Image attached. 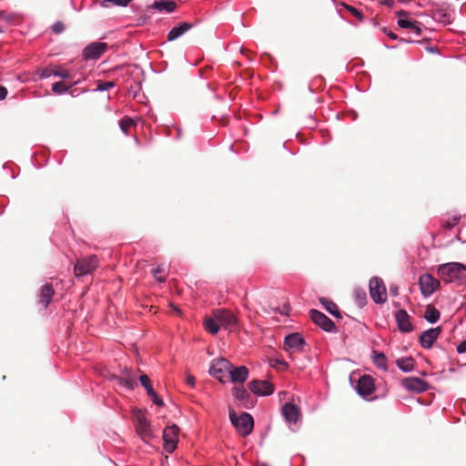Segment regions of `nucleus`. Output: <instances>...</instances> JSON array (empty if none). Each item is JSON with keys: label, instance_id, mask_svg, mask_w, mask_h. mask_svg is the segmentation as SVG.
<instances>
[{"label": "nucleus", "instance_id": "obj_1", "mask_svg": "<svg viewBox=\"0 0 466 466\" xmlns=\"http://www.w3.org/2000/svg\"><path fill=\"white\" fill-rule=\"evenodd\" d=\"M437 273L446 283H454L458 286L466 284V266L460 262L441 264L438 267Z\"/></svg>", "mask_w": 466, "mask_h": 466}, {"label": "nucleus", "instance_id": "obj_2", "mask_svg": "<svg viewBox=\"0 0 466 466\" xmlns=\"http://www.w3.org/2000/svg\"><path fill=\"white\" fill-rule=\"evenodd\" d=\"M229 419L238 433L242 437H247L252 432L254 420L249 413L243 412L239 416H237L236 412L230 410Z\"/></svg>", "mask_w": 466, "mask_h": 466}, {"label": "nucleus", "instance_id": "obj_3", "mask_svg": "<svg viewBox=\"0 0 466 466\" xmlns=\"http://www.w3.org/2000/svg\"><path fill=\"white\" fill-rule=\"evenodd\" d=\"M232 368V364L229 360L224 358L213 360L209 368V374L219 380L222 383H225L228 380V372Z\"/></svg>", "mask_w": 466, "mask_h": 466}, {"label": "nucleus", "instance_id": "obj_4", "mask_svg": "<svg viewBox=\"0 0 466 466\" xmlns=\"http://www.w3.org/2000/svg\"><path fill=\"white\" fill-rule=\"evenodd\" d=\"M306 347V341L301 334L293 332L287 335L284 339L283 349L291 356L295 353L303 352Z\"/></svg>", "mask_w": 466, "mask_h": 466}, {"label": "nucleus", "instance_id": "obj_5", "mask_svg": "<svg viewBox=\"0 0 466 466\" xmlns=\"http://www.w3.org/2000/svg\"><path fill=\"white\" fill-rule=\"evenodd\" d=\"M370 295L377 304L384 303L387 300V290L380 278L373 277L369 283Z\"/></svg>", "mask_w": 466, "mask_h": 466}, {"label": "nucleus", "instance_id": "obj_6", "mask_svg": "<svg viewBox=\"0 0 466 466\" xmlns=\"http://www.w3.org/2000/svg\"><path fill=\"white\" fill-rule=\"evenodd\" d=\"M135 418L136 429L140 438L144 441H149L152 440L155 437V433L145 414L141 411H137L135 415Z\"/></svg>", "mask_w": 466, "mask_h": 466}, {"label": "nucleus", "instance_id": "obj_7", "mask_svg": "<svg viewBox=\"0 0 466 466\" xmlns=\"http://www.w3.org/2000/svg\"><path fill=\"white\" fill-rule=\"evenodd\" d=\"M179 430L177 425L173 424L167 426L163 431V449L172 453L177 445Z\"/></svg>", "mask_w": 466, "mask_h": 466}, {"label": "nucleus", "instance_id": "obj_8", "mask_svg": "<svg viewBox=\"0 0 466 466\" xmlns=\"http://www.w3.org/2000/svg\"><path fill=\"white\" fill-rule=\"evenodd\" d=\"M98 266V259L96 256H89L77 261L75 265V273L77 277L91 273Z\"/></svg>", "mask_w": 466, "mask_h": 466}, {"label": "nucleus", "instance_id": "obj_9", "mask_svg": "<svg viewBox=\"0 0 466 466\" xmlns=\"http://www.w3.org/2000/svg\"><path fill=\"white\" fill-rule=\"evenodd\" d=\"M420 291L424 297L432 295L440 286V281L431 274L425 273L419 279Z\"/></svg>", "mask_w": 466, "mask_h": 466}, {"label": "nucleus", "instance_id": "obj_10", "mask_svg": "<svg viewBox=\"0 0 466 466\" xmlns=\"http://www.w3.org/2000/svg\"><path fill=\"white\" fill-rule=\"evenodd\" d=\"M212 315L218 319L219 325L227 329H232L237 324L235 315L225 309H217L213 310Z\"/></svg>", "mask_w": 466, "mask_h": 466}, {"label": "nucleus", "instance_id": "obj_11", "mask_svg": "<svg viewBox=\"0 0 466 466\" xmlns=\"http://www.w3.org/2000/svg\"><path fill=\"white\" fill-rule=\"evenodd\" d=\"M310 318L312 321L327 332H334L336 330L335 323L324 313L317 310H310Z\"/></svg>", "mask_w": 466, "mask_h": 466}, {"label": "nucleus", "instance_id": "obj_12", "mask_svg": "<svg viewBox=\"0 0 466 466\" xmlns=\"http://www.w3.org/2000/svg\"><path fill=\"white\" fill-rule=\"evenodd\" d=\"M401 385L409 391H413L417 393H422L429 390L430 385L427 381L417 378V377H408L402 380Z\"/></svg>", "mask_w": 466, "mask_h": 466}, {"label": "nucleus", "instance_id": "obj_13", "mask_svg": "<svg viewBox=\"0 0 466 466\" xmlns=\"http://www.w3.org/2000/svg\"><path fill=\"white\" fill-rule=\"evenodd\" d=\"M398 15V25L401 28L410 29L415 35H420L421 34V23L412 20L404 12H399Z\"/></svg>", "mask_w": 466, "mask_h": 466}, {"label": "nucleus", "instance_id": "obj_14", "mask_svg": "<svg viewBox=\"0 0 466 466\" xmlns=\"http://www.w3.org/2000/svg\"><path fill=\"white\" fill-rule=\"evenodd\" d=\"M248 389L254 394L258 396H268L274 391L273 385L267 380H251L248 383Z\"/></svg>", "mask_w": 466, "mask_h": 466}, {"label": "nucleus", "instance_id": "obj_15", "mask_svg": "<svg viewBox=\"0 0 466 466\" xmlns=\"http://www.w3.org/2000/svg\"><path fill=\"white\" fill-rule=\"evenodd\" d=\"M375 390L373 379L369 375L361 376L356 385V390L363 398H367Z\"/></svg>", "mask_w": 466, "mask_h": 466}, {"label": "nucleus", "instance_id": "obj_16", "mask_svg": "<svg viewBox=\"0 0 466 466\" xmlns=\"http://www.w3.org/2000/svg\"><path fill=\"white\" fill-rule=\"evenodd\" d=\"M106 43H92L84 49L83 56L86 59H97L106 51Z\"/></svg>", "mask_w": 466, "mask_h": 466}, {"label": "nucleus", "instance_id": "obj_17", "mask_svg": "<svg viewBox=\"0 0 466 466\" xmlns=\"http://www.w3.org/2000/svg\"><path fill=\"white\" fill-rule=\"evenodd\" d=\"M441 329L440 327L431 328L423 331L420 337V346L424 349H431L439 338Z\"/></svg>", "mask_w": 466, "mask_h": 466}, {"label": "nucleus", "instance_id": "obj_18", "mask_svg": "<svg viewBox=\"0 0 466 466\" xmlns=\"http://www.w3.org/2000/svg\"><path fill=\"white\" fill-rule=\"evenodd\" d=\"M395 320L400 332L409 333L413 330L410 316L405 309H399L395 313Z\"/></svg>", "mask_w": 466, "mask_h": 466}, {"label": "nucleus", "instance_id": "obj_19", "mask_svg": "<svg viewBox=\"0 0 466 466\" xmlns=\"http://www.w3.org/2000/svg\"><path fill=\"white\" fill-rule=\"evenodd\" d=\"M228 377L230 381L232 382H239L243 383L247 380L248 377V370L245 366H239V367H233L230 368V370L228 372Z\"/></svg>", "mask_w": 466, "mask_h": 466}, {"label": "nucleus", "instance_id": "obj_20", "mask_svg": "<svg viewBox=\"0 0 466 466\" xmlns=\"http://www.w3.org/2000/svg\"><path fill=\"white\" fill-rule=\"evenodd\" d=\"M282 415L284 416L285 420L289 423H295L298 421L299 418V408L292 403H286L282 407Z\"/></svg>", "mask_w": 466, "mask_h": 466}, {"label": "nucleus", "instance_id": "obj_21", "mask_svg": "<svg viewBox=\"0 0 466 466\" xmlns=\"http://www.w3.org/2000/svg\"><path fill=\"white\" fill-rule=\"evenodd\" d=\"M191 25L188 23H181L178 25L174 26L167 34V40L174 41L179 36L183 35L187 30L191 28Z\"/></svg>", "mask_w": 466, "mask_h": 466}, {"label": "nucleus", "instance_id": "obj_22", "mask_svg": "<svg viewBox=\"0 0 466 466\" xmlns=\"http://www.w3.org/2000/svg\"><path fill=\"white\" fill-rule=\"evenodd\" d=\"M54 295V289L52 285L46 284L41 288L40 295H39V303H41L45 308L47 307L49 302L51 301Z\"/></svg>", "mask_w": 466, "mask_h": 466}, {"label": "nucleus", "instance_id": "obj_23", "mask_svg": "<svg viewBox=\"0 0 466 466\" xmlns=\"http://www.w3.org/2000/svg\"><path fill=\"white\" fill-rule=\"evenodd\" d=\"M119 384L127 390H133L137 385L136 378L133 377L129 370L127 369L122 372L121 377L118 378Z\"/></svg>", "mask_w": 466, "mask_h": 466}, {"label": "nucleus", "instance_id": "obj_24", "mask_svg": "<svg viewBox=\"0 0 466 466\" xmlns=\"http://www.w3.org/2000/svg\"><path fill=\"white\" fill-rule=\"evenodd\" d=\"M396 364L403 372H410L414 369V360L411 357L398 359Z\"/></svg>", "mask_w": 466, "mask_h": 466}, {"label": "nucleus", "instance_id": "obj_25", "mask_svg": "<svg viewBox=\"0 0 466 466\" xmlns=\"http://www.w3.org/2000/svg\"><path fill=\"white\" fill-rule=\"evenodd\" d=\"M319 302L323 305V307L329 314H331L334 317L340 318L339 310L333 301L325 298H320Z\"/></svg>", "mask_w": 466, "mask_h": 466}, {"label": "nucleus", "instance_id": "obj_26", "mask_svg": "<svg viewBox=\"0 0 466 466\" xmlns=\"http://www.w3.org/2000/svg\"><path fill=\"white\" fill-rule=\"evenodd\" d=\"M440 311L432 306H428L424 313V319L429 323H435L440 319Z\"/></svg>", "mask_w": 466, "mask_h": 466}, {"label": "nucleus", "instance_id": "obj_27", "mask_svg": "<svg viewBox=\"0 0 466 466\" xmlns=\"http://www.w3.org/2000/svg\"><path fill=\"white\" fill-rule=\"evenodd\" d=\"M220 327L221 326L219 325L218 319H216V318L214 316H212L211 318H208L205 321L206 329L213 335L217 334L218 332V330L220 329Z\"/></svg>", "mask_w": 466, "mask_h": 466}, {"label": "nucleus", "instance_id": "obj_28", "mask_svg": "<svg viewBox=\"0 0 466 466\" xmlns=\"http://www.w3.org/2000/svg\"><path fill=\"white\" fill-rule=\"evenodd\" d=\"M154 6L159 11H166L167 13H171L176 9L177 5L173 1H161L156 2L154 4Z\"/></svg>", "mask_w": 466, "mask_h": 466}, {"label": "nucleus", "instance_id": "obj_29", "mask_svg": "<svg viewBox=\"0 0 466 466\" xmlns=\"http://www.w3.org/2000/svg\"><path fill=\"white\" fill-rule=\"evenodd\" d=\"M235 399L247 407V400L249 398L248 392L244 388H235L233 391Z\"/></svg>", "mask_w": 466, "mask_h": 466}, {"label": "nucleus", "instance_id": "obj_30", "mask_svg": "<svg viewBox=\"0 0 466 466\" xmlns=\"http://www.w3.org/2000/svg\"><path fill=\"white\" fill-rule=\"evenodd\" d=\"M373 363L383 370H387V358L383 353H376L373 357Z\"/></svg>", "mask_w": 466, "mask_h": 466}, {"label": "nucleus", "instance_id": "obj_31", "mask_svg": "<svg viewBox=\"0 0 466 466\" xmlns=\"http://www.w3.org/2000/svg\"><path fill=\"white\" fill-rule=\"evenodd\" d=\"M133 0H103L101 2V6L107 8L110 5L116 6H127Z\"/></svg>", "mask_w": 466, "mask_h": 466}, {"label": "nucleus", "instance_id": "obj_32", "mask_svg": "<svg viewBox=\"0 0 466 466\" xmlns=\"http://www.w3.org/2000/svg\"><path fill=\"white\" fill-rule=\"evenodd\" d=\"M70 86L65 85L64 82H56L52 86V91L57 95H62L69 90Z\"/></svg>", "mask_w": 466, "mask_h": 466}, {"label": "nucleus", "instance_id": "obj_33", "mask_svg": "<svg viewBox=\"0 0 466 466\" xmlns=\"http://www.w3.org/2000/svg\"><path fill=\"white\" fill-rule=\"evenodd\" d=\"M355 299L360 307H363L366 304L367 296L366 292L362 289H356L355 292Z\"/></svg>", "mask_w": 466, "mask_h": 466}, {"label": "nucleus", "instance_id": "obj_34", "mask_svg": "<svg viewBox=\"0 0 466 466\" xmlns=\"http://www.w3.org/2000/svg\"><path fill=\"white\" fill-rule=\"evenodd\" d=\"M17 17V15L15 13H8L6 11H0V19L6 22V23H12L14 22Z\"/></svg>", "mask_w": 466, "mask_h": 466}, {"label": "nucleus", "instance_id": "obj_35", "mask_svg": "<svg viewBox=\"0 0 466 466\" xmlns=\"http://www.w3.org/2000/svg\"><path fill=\"white\" fill-rule=\"evenodd\" d=\"M135 124L134 119L131 117H124L119 121L121 130L127 134V129Z\"/></svg>", "mask_w": 466, "mask_h": 466}, {"label": "nucleus", "instance_id": "obj_36", "mask_svg": "<svg viewBox=\"0 0 466 466\" xmlns=\"http://www.w3.org/2000/svg\"><path fill=\"white\" fill-rule=\"evenodd\" d=\"M153 275L156 278L157 280L163 282L166 279L165 274V268L162 266L157 267V268L153 269Z\"/></svg>", "mask_w": 466, "mask_h": 466}, {"label": "nucleus", "instance_id": "obj_37", "mask_svg": "<svg viewBox=\"0 0 466 466\" xmlns=\"http://www.w3.org/2000/svg\"><path fill=\"white\" fill-rule=\"evenodd\" d=\"M342 6L346 8L352 15L357 17L359 20L362 21L363 16L362 14L355 7L349 5L347 4H342Z\"/></svg>", "mask_w": 466, "mask_h": 466}, {"label": "nucleus", "instance_id": "obj_38", "mask_svg": "<svg viewBox=\"0 0 466 466\" xmlns=\"http://www.w3.org/2000/svg\"><path fill=\"white\" fill-rule=\"evenodd\" d=\"M55 76L61 77L63 79H67L71 77V75L68 70L66 69H56L53 72Z\"/></svg>", "mask_w": 466, "mask_h": 466}, {"label": "nucleus", "instance_id": "obj_39", "mask_svg": "<svg viewBox=\"0 0 466 466\" xmlns=\"http://www.w3.org/2000/svg\"><path fill=\"white\" fill-rule=\"evenodd\" d=\"M139 381L146 390L152 387L151 380L147 375H141L139 377Z\"/></svg>", "mask_w": 466, "mask_h": 466}, {"label": "nucleus", "instance_id": "obj_40", "mask_svg": "<svg viewBox=\"0 0 466 466\" xmlns=\"http://www.w3.org/2000/svg\"><path fill=\"white\" fill-rule=\"evenodd\" d=\"M53 72H54V70H52V69L42 68V69L38 70L37 74L40 78L46 79V78L50 77L51 76H54Z\"/></svg>", "mask_w": 466, "mask_h": 466}, {"label": "nucleus", "instance_id": "obj_41", "mask_svg": "<svg viewBox=\"0 0 466 466\" xmlns=\"http://www.w3.org/2000/svg\"><path fill=\"white\" fill-rule=\"evenodd\" d=\"M115 84L113 82H104L97 86L96 90L98 91H106L108 90L111 87H114Z\"/></svg>", "mask_w": 466, "mask_h": 466}, {"label": "nucleus", "instance_id": "obj_42", "mask_svg": "<svg viewBox=\"0 0 466 466\" xmlns=\"http://www.w3.org/2000/svg\"><path fill=\"white\" fill-rule=\"evenodd\" d=\"M64 29H65V26L62 22H56L53 25V31L56 34L62 33L64 31Z\"/></svg>", "mask_w": 466, "mask_h": 466}, {"label": "nucleus", "instance_id": "obj_43", "mask_svg": "<svg viewBox=\"0 0 466 466\" xmlns=\"http://www.w3.org/2000/svg\"><path fill=\"white\" fill-rule=\"evenodd\" d=\"M151 400L158 407H161L164 405V402L162 399L156 393L153 394L151 397H149Z\"/></svg>", "mask_w": 466, "mask_h": 466}, {"label": "nucleus", "instance_id": "obj_44", "mask_svg": "<svg viewBox=\"0 0 466 466\" xmlns=\"http://www.w3.org/2000/svg\"><path fill=\"white\" fill-rule=\"evenodd\" d=\"M457 351H458V353H464V352H466V339L464 340H462L457 346Z\"/></svg>", "mask_w": 466, "mask_h": 466}, {"label": "nucleus", "instance_id": "obj_45", "mask_svg": "<svg viewBox=\"0 0 466 466\" xmlns=\"http://www.w3.org/2000/svg\"><path fill=\"white\" fill-rule=\"evenodd\" d=\"M6 96H7V89L5 86H0V100L5 98Z\"/></svg>", "mask_w": 466, "mask_h": 466}, {"label": "nucleus", "instance_id": "obj_46", "mask_svg": "<svg viewBox=\"0 0 466 466\" xmlns=\"http://www.w3.org/2000/svg\"><path fill=\"white\" fill-rule=\"evenodd\" d=\"M186 381L187 383L191 386V387H194L195 386V378L191 375H187V379H186Z\"/></svg>", "mask_w": 466, "mask_h": 466}, {"label": "nucleus", "instance_id": "obj_47", "mask_svg": "<svg viewBox=\"0 0 466 466\" xmlns=\"http://www.w3.org/2000/svg\"><path fill=\"white\" fill-rule=\"evenodd\" d=\"M390 292L393 295V296H396L398 294V288L397 287H390Z\"/></svg>", "mask_w": 466, "mask_h": 466}, {"label": "nucleus", "instance_id": "obj_48", "mask_svg": "<svg viewBox=\"0 0 466 466\" xmlns=\"http://www.w3.org/2000/svg\"><path fill=\"white\" fill-rule=\"evenodd\" d=\"M147 393L149 397H151L153 394H156L157 392L155 391V390L153 389V387H151L150 389H148L147 390Z\"/></svg>", "mask_w": 466, "mask_h": 466}, {"label": "nucleus", "instance_id": "obj_49", "mask_svg": "<svg viewBox=\"0 0 466 466\" xmlns=\"http://www.w3.org/2000/svg\"><path fill=\"white\" fill-rule=\"evenodd\" d=\"M393 1L392 0H389V1H385L384 4L385 5H392Z\"/></svg>", "mask_w": 466, "mask_h": 466}, {"label": "nucleus", "instance_id": "obj_50", "mask_svg": "<svg viewBox=\"0 0 466 466\" xmlns=\"http://www.w3.org/2000/svg\"><path fill=\"white\" fill-rule=\"evenodd\" d=\"M390 37H391L392 39H395L396 38V35L394 34H390Z\"/></svg>", "mask_w": 466, "mask_h": 466}, {"label": "nucleus", "instance_id": "obj_51", "mask_svg": "<svg viewBox=\"0 0 466 466\" xmlns=\"http://www.w3.org/2000/svg\"><path fill=\"white\" fill-rule=\"evenodd\" d=\"M259 466H268V465H267V464H265V463H262V464H260Z\"/></svg>", "mask_w": 466, "mask_h": 466}, {"label": "nucleus", "instance_id": "obj_52", "mask_svg": "<svg viewBox=\"0 0 466 466\" xmlns=\"http://www.w3.org/2000/svg\"><path fill=\"white\" fill-rule=\"evenodd\" d=\"M2 32V29L0 28V33Z\"/></svg>", "mask_w": 466, "mask_h": 466}]
</instances>
